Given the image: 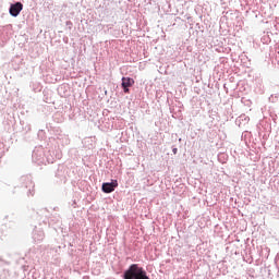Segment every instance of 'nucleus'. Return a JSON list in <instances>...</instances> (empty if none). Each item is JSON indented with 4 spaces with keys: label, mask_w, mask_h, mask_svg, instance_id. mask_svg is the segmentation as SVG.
I'll return each instance as SVG.
<instances>
[{
    "label": "nucleus",
    "mask_w": 279,
    "mask_h": 279,
    "mask_svg": "<svg viewBox=\"0 0 279 279\" xmlns=\"http://www.w3.org/2000/svg\"><path fill=\"white\" fill-rule=\"evenodd\" d=\"M124 279H149L147 272L138 264H132L128 270L124 271Z\"/></svg>",
    "instance_id": "obj_1"
},
{
    "label": "nucleus",
    "mask_w": 279,
    "mask_h": 279,
    "mask_svg": "<svg viewBox=\"0 0 279 279\" xmlns=\"http://www.w3.org/2000/svg\"><path fill=\"white\" fill-rule=\"evenodd\" d=\"M119 186V181L111 180L110 183H102V193H113V191Z\"/></svg>",
    "instance_id": "obj_2"
},
{
    "label": "nucleus",
    "mask_w": 279,
    "mask_h": 279,
    "mask_svg": "<svg viewBox=\"0 0 279 279\" xmlns=\"http://www.w3.org/2000/svg\"><path fill=\"white\" fill-rule=\"evenodd\" d=\"M22 10H23V3L16 2L15 4H11L9 12L11 16H17L19 14H21Z\"/></svg>",
    "instance_id": "obj_3"
},
{
    "label": "nucleus",
    "mask_w": 279,
    "mask_h": 279,
    "mask_svg": "<svg viewBox=\"0 0 279 279\" xmlns=\"http://www.w3.org/2000/svg\"><path fill=\"white\" fill-rule=\"evenodd\" d=\"M132 86H134V78L122 77V88H130Z\"/></svg>",
    "instance_id": "obj_4"
},
{
    "label": "nucleus",
    "mask_w": 279,
    "mask_h": 279,
    "mask_svg": "<svg viewBox=\"0 0 279 279\" xmlns=\"http://www.w3.org/2000/svg\"><path fill=\"white\" fill-rule=\"evenodd\" d=\"M124 93H130V87H123Z\"/></svg>",
    "instance_id": "obj_5"
},
{
    "label": "nucleus",
    "mask_w": 279,
    "mask_h": 279,
    "mask_svg": "<svg viewBox=\"0 0 279 279\" xmlns=\"http://www.w3.org/2000/svg\"><path fill=\"white\" fill-rule=\"evenodd\" d=\"M172 153H173V154H178V148H173V149H172Z\"/></svg>",
    "instance_id": "obj_6"
}]
</instances>
